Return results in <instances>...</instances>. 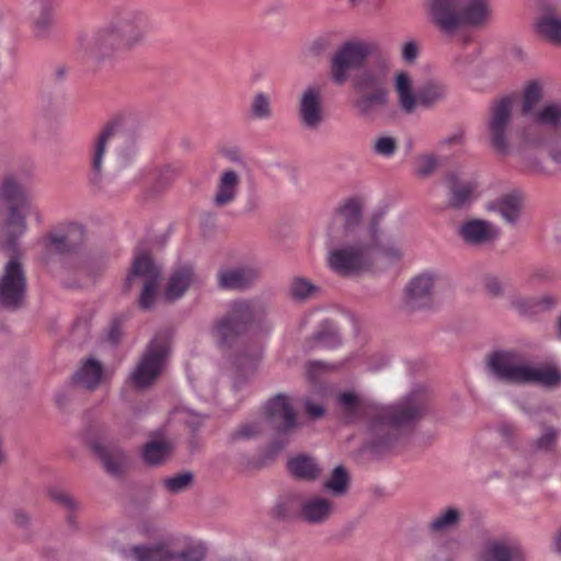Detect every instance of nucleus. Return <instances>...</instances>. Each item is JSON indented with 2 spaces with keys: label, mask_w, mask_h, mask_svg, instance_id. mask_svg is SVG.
<instances>
[{
  "label": "nucleus",
  "mask_w": 561,
  "mask_h": 561,
  "mask_svg": "<svg viewBox=\"0 0 561 561\" xmlns=\"http://www.w3.org/2000/svg\"><path fill=\"white\" fill-rule=\"evenodd\" d=\"M342 413L350 420L367 416L366 439L368 447L380 453L392 448L401 437L402 428L422 417L427 408L426 396L413 391L392 405H380L368 401L353 390L342 391L336 397Z\"/></svg>",
  "instance_id": "f257e3e1"
},
{
  "label": "nucleus",
  "mask_w": 561,
  "mask_h": 561,
  "mask_svg": "<svg viewBox=\"0 0 561 561\" xmlns=\"http://www.w3.org/2000/svg\"><path fill=\"white\" fill-rule=\"evenodd\" d=\"M363 202L350 198L341 205L328 228V266L340 276H355L374 266L375 231L362 224Z\"/></svg>",
  "instance_id": "f03ea898"
},
{
  "label": "nucleus",
  "mask_w": 561,
  "mask_h": 561,
  "mask_svg": "<svg viewBox=\"0 0 561 561\" xmlns=\"http://www.w3.org/2000/svg\"><path fill=\"white\" fill-rule=\"evenodd\" d=\"M495 0H430L426 14L440 32L454 34L462 26L483 27L494 18Z\"/></svg>",
  "instance_id": "7ed1b4c3"
},
{
  "label": "nucleus",
  "mask_w": 561,
  "mask_h": 561,
  "mask_svg": "<svg viewBox=\"0 0 561 561\" xmlns=\"http://www.w3.org/2000/svg\"><path fill=\"white\" fill-rule=\"evenodd\" d=\"M531 118L533 124L516 134L515 145L520 151L543 148L547 138L541 128L561 127V101L546 102L533 113Z\"/></svg>",
  "instance_id": "20e7f679"
},
{
  "label": "nucleus",
  "mask_w": 561,
  "mask_h": 561,
  "mask_svg": "<svg viewBox=\"0 0 561 561\" xmlns=\"http://www.w3.org/2000/svg\"><path fill=\"white\" fill-rule=\"evenodd\" d=\"M161 270L157 266L147 253H139L135 256L130 272L125 279L126 289L141 286L139 306L142 309H150L159 288Z\"/></svg>",
  "instance_id": "39448f33"
},
{
  "label": "nucleus",
  "mask_w": 561,
  "mask_h": 561,
  "mask_svg": "<svg viewBox=\"0 0 561 561\" xmlns=\"http://www.w3.org/2000/svg\"><path fill=\"white\" fill-rule=\"evenodd\" d=\"M169 352V337L154 336L130 374V381L138 388L150 386L162 373Z\"/></svg>",
  "instance_id": "423d86ee"
},
{
  "label": "nucleus",
  "mask_w": 561,
  "mask_h": 561,
  "mask_svg": "<svg viewBox=\"0 0 561 561\" xmlns=\"http://www.w3.org/2000/svg\"><path fill=\"white\" fill-rule=\"evenodd\" d=\"M447 279L435 271H424L412 277L404 288L405 304L411 309H430L435 305V297L445 287Z\"/></svg>",
  "instance_id": "0eeeda50"
},
{
  "label": "nucleus",
  "mask_w": 561,
  "mask_h": 561,
  "mask_svg": "<svg viewBox=\"0 0 561 561\" xmlns=\"http://www.w3.org/2000/svg\"><path fill=\"white\" fill-rule=\"evenodd\" d=\"M514 101L510 96L502 98L493 103L486 124L488 135L493 148L501 154L512 152L510 141Z\"/></svg>",
  "instance_id": "6e6552de"
},
{
  "label": "nucleus",
  "mask_w": 561,
  "mask_h": 561,
  "mask_svg": "<svg viewBox=\"0 0 561 561\" xmlns=\"http://www.w3.org/2000/svg\"><path fill=\"white\" fill-rule=\"evenodd\" d=\"M82 50L94 60H107L125 54L116 22L96 30L90 36L80 38Z\"/></svg>",
  "instance_id": "1a4fd4ad"
},
{
  "label": "nucleus",
  "mask_w": 561,
  "mask_h": 561,
  "mask_svg": "<svg viewBox=\"0 0 561 561\" xmlns=\"http://www.w3.org/2000/svg\"><path fill=\"white\" fill-rule=\"evenodd\" d=\"M26 275L22 263L13 257L9 260L0 274V308L15 310L25 299Z\"/></svg>",
  "instance_id": "9d476101"
},
{
  "label": "nucleus",
  "mask_w": 561,
  "mask_h": 561,
  "mask_svg": "<svg viewBox=\"0 0 561 561\" xmlns=\"http://www.w3.org/2000/svg\"><path fill=\"white\" fill-rule=\"evenodd\" d=\"M252 318V309L247 301H234L226 317L213 329V336L219 347L233 346L247 323Z\"/></svg>",
  "instance_id": "9b49d317"
},
{
  "label": "nucleus",
  "mask_w": 561,
  "mask_h": 561,
  "mask_svg": "<svg viewBox=\"0 0 561 561\" xmlns=\"http://www.w3.org/2000/svg\"><path fill=\"white\" fill-rule=\"evenodd\" d=\"M373 45L363 41L343 44L331 60V77L334 83L342 85L348 79L351 69L360 67L371 54Z\"/></svg>",
  "instance_id": "f8f14e48"
},
{
  "label": "nucleus",
  "mask_w": 561,
  "mask_h": 561,
  "mask_svg": "<svg viewBox=\"0 0 561 561\" xmlns=\"http://www.w3.org/2000/svg\"><path fill=\"white\" fill-rule=\"evenodd\" d=\"M297 117L302 127L318 129L324 122V92L319 84L305 87L298 95Z\"/></svg>",
  "instance_id": "ddd939ff"
},
{
  "label": "nucleus",
  "mask_w": 561,
  "mask_h": 561,
  "mask_svg": "<svg viewBox=\"0 0 561 561\" xmlns=\"http://www.w3.org/2000/svg\"><path fill=\"white\" fill-rule=\"evenodd\" d=\"M476 561H528V552L517 538L495 537L481 545Z\"/></svg>",
  "instance_id": "4468645a"
},
{
  "label": "nucleus",
  "mask_w": 561,
  "mask_h": 561,
  "mask_svg": "<svg viewBox=\"0 0 561 561\" xmlns=\"http://www.w3.org/2000/svg\"><path fill=\"white\" fill-rule=\"evenodd\" d=\"M528 360L516 351H497L490 355L488 366L499 379L524 383Z\"/></svg>",
  "instance_id": "2eb2a0df"
},
{
  "label": "nucleus",
  "mask_w": 561,
  "mask_h": 561,
  "mask_svg": "<svg viewBox=\"0 0 561 561\" xmlns=\"http://www.w3.org/2000/svg\"><path fill=\"white\" fill-rule=\"evenodd\" d=\"M368 229L375 231L376 240L373 247L374 263L377 256H380L389 263L398 262L402 259L403 249V237L402 233L396 230L391 226L380 228L376 221L367 225Z\"/></svg>",
  "instance_id": "dca6fc26"
},
{
  "label": "nucleus",
  "mask_w": 561,
  "mask_h": 561,
  "mask_svg": "<svg viewBox=\"0 0 561 561\" xmlns=\"http://www.w3.org/2000/svg\"><path fill=\"white\" fill-rule=\"evenodd\" d=\"M446 180L449 188V204L455 208L469 206L480 195V182L474 175L451 171Z\"/></svg>",
  "instance_id": "f3484780"
},
{
  "label": "nucleus",
  "mask_w": 561,
  "mask_h": 561,
  "mask_svg": "<svg viewBox=\"0 0 561 561\" xmlns=\"http://www.w3.org/2000/svg\"><path fill=\"white\" fill-rule=\"evenodd\" d=\"M116 24L125 53L142 45L150 30V20L142 12H129Z\"/></svg>",
  "instance_id": "a211bd4d"
},
{
  "label": "nucleus",
  "mask_w": 561,
  "mask_h": 561,
  "mask_svg": "<svg viewBox=\"0 0 561 561\" xmlns=\"http://www.w3.org/2000/svg\"><path fill=\"white\" fill-rule=\"evenodd\" d=\"M458 236L463 243L470 247H484L499 239L500 228L489 220L470 218L459 226Z\"/></svg>",
  "instance_id": "6ab92c4d"
},
{
  "label": "nucleus",
  "mask_w": 561,
  "mask_h": 561,
  "mask_svg": "<svg viewBox=\"0 0 561 561\" xmlns=\"http://www.w3.org/2000/svg\"><path fill=\"white\" fill-rule=\"evenodd\" d=\"M334 513V501L322 494H308L300 500L298 516L306 524H325Z\"/></svg>",
  "instance_id": "aec40b11"
},
{
  "label": "nucleus",
  "mask_w": 561,
  "mask_h": 561,
  "mask_svg": "<svg viewBox=\"0 0 561 561\" xmlns=\"http://www.w3.org/2000/svg\"><path fill=\"white\" fill-rule=\"evenodd\" d=\"M266 422L279 433H287L297 426L296 414L288 397L277 394L264 408Z\"/></svg>",
  "instance_id": "412c9836"
},
{
  "label": "nucleus",
  "mask_w": 561,
  "mask_h": 561,
  "mask_svg": "<svg viewBox=\"0 0 561 561\" xmlns=\"http://www.w3.org/2000/svg\"><path fill=\"white\" fill-rule=\"evenodd\" d=\"M523 207V196L516 191L502 194L484 204L486 211L500 216L511 227H516L520 222Z\"/></svg>",
  "instance_id": "4be33fe9"
},
{
  "label": "nucleus",
  "mask_w": 561,
  "mask_h": 561,
  "mask_svg": "<svg viewBox=\"0 0 561 561\" xmlns=\"http://www.w3.org/2000/svg\"><path fill=\"white\" fill-rule=\"evenodd\" d=\"M116 139L117 134L115 127L107 126L93 141L90 149V167L93 181L98 182L101 180L104 170L105 153Z\"/></svg>",
  "instance_id": "5701e85b"
},
{
  "label": "nucleus",
  "mask_w": 561,
  "mask_h": 561,
  "mask_svg": "<svg viewBox=\"0 0 561 561\" xmlns=\"http://www.w3.org/2000/svg\"><path fill=\"white\" fill-rule=\"evenodd\" d=\"M393 89L400 111L413 114L419 107V91L414 89L412 76L407 71H398L393 77Z\"/></svg>",
  "instance_id": "b1692460"
},
{
  "label": "nucleus",
  "mask_w": 561,
  "mask_h": 561,
  "mask_svg": "<svg viewBox=\"0 0 561 561\" xmlns=\"http://www.w3.org/2000/svg\"><path fill=\"white\" fill-rule=\"evenodd\" d=\"M83 237L80 225L68 224L51 231L45 239V245L49 250L65 252L75 249Z\"/></svg>",
  "instance_id": "393cba45"
},
{
  "label": "nucleus",
  "mask_w": 561,
  "mask_h": 561,
  "mask_svg": "<svg viewBox=\"0 0 561 561\" xmlns=\"http://www.w3.org/2000/svg\"><path fill=\"white\" fill-rule=\"evenodd\" d=\"M535 30L552 43H561V7L547 5L542 8L535 20Z\"/></svg>",
  "instance_id": "a878e982"
},
{
  "label": "nucleus",
  "mask_w": 561,
  "mask_h": 561,
  "mask_svg": "<svg viewBox=\"0 0 561 561\" xmlns=\"http://www.w3.org/2000/svg\"><path fill=\"white\" fill-rule=\"evenodd\" d=\"M260 277L255 266H238L222 270L218 274L219 286L226 289H244L254 284Z\"/></svg>",
  "instance_id": "bb28decb"
},
{
  "label": "nucleus",
  "mask_w": 561,
  "mask_h": 561,
  "mask_svg": "<svg viewBox=\"0 0 561 561\" xmlns=\"http://www.w3.org/2000/svg\"><path fill=\"white\" fill-rule=\"evenodd\" d=\"M388 103L389 92L387 88H376L371 92H363L355 101L354 107L360 117L375 118L381 110L387 107Z\"/></svg>",
  "instance_id": "cd10ccee"
},
{
  "label": "nucleus",
  "mask_w": 561,
  "mask_h": 561,
  "mask_svg": "<svg viewBox=\"0 0 561 561\" xmlns=\"http://www.w3.org/2000/svg\"><path fill=\"white\" fill-rule=\"evenodd\" d=\"M89 445L101 459L108 473L116 476L122 472L127 459L125 453L119 447L105 445L99 439L90 440Z\"/></svg>",
  "instance_id": "c85d7f7f"
},
{
  "label": "nucleus",
  "mask_w": 561,
  "mask_h": 561,
  "mask_svg": "<svg viewBox=\"0 0 561 561\" xmlns=\"http://www.w3.org/2000/svg\"><path fill=\"white\" fill-rule=\"evenodd\" d=\"M0 199L8 204H19L25 211L33 209L28 190L13 175L5 176L0 183Z\"/></svg>",
  "instance_id": "c756f323"
},
{
  "label": "nucleus",
  "mask_w": 561,
  "mask_h": 561,
  "mask_svg": "<svg viewBox=\"0 0 561 561\" xmlns=\"http://www.w3.org/2000/svg\"><path fill=\"white\" fill-rule=\"evenodd\" d=\"M240 175L232 169L225 170L217 183L214 204L217 207H225L233 203L238 196Z\"/></svg>",
  "instance_id": "7c9ffc66"
},
{
  "label": "nucleus",
  "mask_w": 561,
  "mask_h": 561,
  "mask_svg": "<svg viewBox=\"0 0 561 561\" xmlns=\"http://www.w3.org/2000/svg\"><path fill=\"white\" fill-rule=\"evenodd\" d=\"M196 282V275L190 265L176 268L170 276L164 289V298L174 301L181 298L185 291Z\"/></svg>",
  "instance_id": "2f4dec72"
},
{
  "label": "nucleus",
  "mask_w": 561,
  "mask_h": 561,
  "mask_svg": "<svg viewBox=\"0 0 561 561\" xmlns=\"http://www.w3.org/2000/svg\"><path fill=\"white\" fill-rule=\"evenodd\" d=\"M104 379V368L102 364L94 358L84 360L72 377L77 386L89 390H94Z\"/></svg>",
  "instance_id": "473e14b6"
},
{
  "label": "nucleus",
  "mask_w": 561,
  "mask_h": 561,
  "mask_svg": "<svg viewBox=\"0 0 561 561\" xmlns=\"http://www.w3.org/2000/svg\"><path fill=\"white\" fill-rule=\"evenodd\" d=\"M448 85L440 80H428L419 89V106L433 108L447 100Z\"/></svg>",
  "instance_id": "72a5a7b5"
},
{
  "label": "nucleus",
  "mask_w": 561,
  "mask_h": 561,
  "mask_svg": "<svg viewBox=\"0 0 561 561\" xmlns=\"http://www.w3.org/2000/svg\"><path fill=\"white\" fill-rule=\"evenodd\" d=\"M287 467L293 477L304 481H314L321 474V468L316 459L305 455L289 459Z\"/></svg>",
  "instance_id": "f704fd0d"
},
{
  "label": "nucleus",
  "mask_w": 561,
  "mask_h": 561,
  "mask_svg": "<svg viewBox=\"0 0 561 561\" xmlns=\"http://www.w3.org/2000/svg\"><path fill=\"white\" fill-rule=\"evenodd\" d=\"M524 383H539L543 387H556L561 383V371L556 366L528 365Z\"/></svg>",
  "instance_id": "c9c22d12"
},
{
  "label": "nucleus",
  "mask_w": 561,
  "mask_h": 561,
  "mask_svg": "<svg viewBox=\"0 0 561 561\" xmlns=\"http://www.w3.org/2000/svg\"><path fill=\"white\" fill-rule=\"evenodd\" d=\"M545 87L542 79H531L524 84L520 105L524 115H533L537 110L536 106L545 96Z\"/></svg>",
  "instance_id": "e433bc0d"
},
{
  "label": "nucleus",
  "mask_w": 561,
  "mask_h": 561,
  "mask_svg": "<svg viewBox=\"0 0 561 561\" xmlns=\"http://www.w3.org/2000/svg\"><path fill=\"white\" fill-rule=\"evenodd\" d=\"M461 519V512L456 507H447L437 513L427 524L431 535H442L455 529Z\"/></svg>",
  "instance_id": "4c0bfd02"
},
{
  "label": "nucleus",
  "mask_w": 561,
  "mask_h": 561,
  "mask_svg": "<svg viewBox=\"0 0 561 561\" xmlns=\"http://www.w3.org/2000/svg\"><path fill=\"white\" fill-rule=\"evenodd\" d=\"M172 450V446L165 440H152L147 443L141 451L142 460L149 466H157L164 462Z\"/></svg>",
  "instance_id": "58836bf2"
},
{
  "label": "nucleus",
  "mask_w": 561,
  "mask_h": 561,
  "mask_svg": "<svg viewBox=\"0 0 561 561\" xmlns=\"http://www.w3.org/2000/svg\"><path fill=\"white\" fill-rule=\"evenodd\" d=\"M350 485V478L342 466L333 469L331 476L323 482V489L332 496L346 494Z\"/></svg>",
  "instance_id": "ea45409f"
},
{
  "label": "nucleus",
  "mask_w": 561,
  "mask_h": 561,
  "mask_svg": "<svg viewBox=\"0 0 561 561\" xmlns=\"http://www.w3.org/2000/svg\"><path fill=\"white\" fill-rule=\"evenodd\" d=\"M54 21V9L50 3L38 2L33 10V24L37 36L47 33Z\"/></svg>",
  "instance_id": "a19ab883"
},
{
  "label": "nucleus",
  "mask_w": 561,
  "mask_h": 561,
  "mask_svg": "<svg viewBox=\"0 0 561 561\" xmlns=\"http://www.w3.org/2000/svg\"><path fill=\"white\" fill-rule=\"evenodd\" d=\"M133 556L136 561H169L171 560V550L164 545L153 547H135Z\"/></svg>",
  "instance_id": "79ce46f5"
},
{
  "label": "nucleus",
  "mask_w": 561,
  "mask_h": 561,
  "mask_svg": "<svg viewBox=\"0 0 561 561\" xmlns=\"http://www.w3.org/2000/svg\"><path fill=\"white\" fill-rule=\"evenodd\" d=\"M460 552V543L454 538H449L437 543L432 552V561H455Z\"/></svg>",
  "instance_id": "37998d69"
},
{
  "label": "nucleus",
  "mask_w": 561,
  "mask_h": 561,
  "mask_svg": "<svg viewBox=\"0 0 561 561\" xmlns=\"http://www.w3.org/2000/svg\"><path fill=\"white\" fill-rule=\"evenodd\" d=\"M262 357V347H245L238 346L237 353L233 358V365L237 368L243 369L247 367H254Z\"/></svg>",
  "instance_id": "c03bdc74"
},
{
  "label": "nucleus",
  "mask_w": 561,
  "mask_h": 561,
  "mask_svg": "<svg viewBox=\"0 0 561 561\" xmlns=\"http://www.w3.org/2000/svg\"><path fill=\"white\" fill-rule=\"evenodd\" d=\"M320 288L304 277H296L290 285V294L297 300H307L318 295Z\"/></svg>",
  "instance_id": "a18cd8bd"
},
{
  "label": "nucleus",
  "mask_w": 561,
  "mask_h": 561,
  "mask_svg": "<svg viewBox=\"0 0 561 561\" xmlns=\"http://www.w3.org/2000/svg\"><path fill=\"white\" fill-rule=\"evenodd\" d=\"M27 214H32V209L25 211L19 204H8L7 226L16 230L19 234H22L26 229Z\"/></svg>",
  "instance_id": "49530a36"
},
{
  "label": "nucleus",
  "mask_w": 561,
  "mask_h": 561,
  "mask_svg": "<svg viewBox=\"0 0 561 561\" xmlns=\"http://www.w3.org/2000/svg\"><path fill=\"white\" fill-rule=\"evenodd\" d=\"M510 307L522 317L537 316L536 297L515 295L510 299Z\"/></svg>",
  "instance_id": "de8ad7c7"
},
{
  "label": "nucleus",
  "mask_w": 561,
  "mask_h": 561,
  "mask_svg": "<svg viewBox=\"0 0 561 561\" xmlns=\"http://www.w3.org/2000/svg\"><path fill=\"white\" fill-rule=\"evenodd\" d=\"M381 83V75L373 70H364L356 76L354 87L358 92H365L367 90H376V88H383Z\"/></svg>",
  "instance_id": "09e8293b"
},
{
  "label": "nucleus",
  "mask_w": 561,
  "mask_h": 561,
  "mask_svg": "<svg viewBox=\"0 0 561 561\" xmlns=\"http://www.w3.org/2000/svg\"><path fill=\"white\" fill-rule=\"evenodd\" d=\"M193 482L191 472H181L163 480V486L170 493L176 494L187 490Z\"/></svg>",
  "instance_id": "8fccbe9b"
},
{
  "label": "nucleus",
  "mask_w": 561,
  "mask_h": 561,
  "mask_svg": "<svg viewBox=\"0 0 561 561\" xmlns=\"http://www.w3.org/2000/svg\"><path fill=\"white\" fill-rule=\"evenodd\" d=\"M398 149V140L392 136H379L374 140L373 150L377 156L391 158Z\"/></svg>",
  "instance_id": "3c124183"
},
{
  "label": "nucleus",
  "mask_w": 561,
  "mask_h": 561,
  "mask_svg": "<svg viewBox=\"0 0 561 561\" xmlns=\"http://www.w3.org/2000/svg\"><path fill=\"white\" fill-rule=\"evenodd\" d=\"M205 546L203 543H195L180 553H173L171 551V560L169 561H202L205 558Z\"/></svg>",
  "instance_id": "603ef678"
},
{
  "label": "nucleus",
  "mask_w": 561,
  "mask_h": 561,
  "mask_svg": "<svg viewBox=\"0 0 561 561\" xmlns=\"http://www.w3.org/2000/svg\"><path fill=\"white\" fill-rule=\"evenodd\" d=\"M251 112L256 118H268L272 114L270 98L262 92L256 93L251 104Z\"/></svg>",
  "instance_id": "864d4df0"
},
{
  "label": "nucleus",
  "mask_w": 561,
  "mask_h": 561,
  "mask_svg": "<svg viewBox=\"0 0 561 561\" xmlns=\"http://www.w3.org/2000/svg\"><path fill=\"white\" fill-rule=\"evenodd\" d=\"M261 431H262V425L260 422H257V421L249 422V423L241 425L238 430H236L232 433L231 438L233 440L250 439V438L255 437L257 434H260Z\"/></svg>",
  "instance_id": "5fc2aeb1"
},
{
  "label": "nucleus",
  "mask_w": 561,
  "mask_h": 561,
  "mask_svg": "<svg viewBox=\"0 0 561 561\" xmlns=\"http://www.w3.org/2000/svg\"><path fill=\"white\" fill-rule=\"evenodd\" d=\"M49 497L55 501L56 503L62 505L69 511H75L78 508L77 501L67 492L57 489L51 488L48 490Z\"/></svg>",
  "instance_id": "6e6d98bb"
},
{
  "label": "nucleus",
  "mask_w": 561,
  "mask_h": 561,
  "mask_svg": "<svg viewBox=\"0 0 561 561\" xmlns=\"http://www.w3.org/2000/svg\"><path fill=\"white\" fill-rule=\"evenodd\" d=\"M187 378L188 380L191 381V383L193 385L194 389L204 398V399H209L211 397H214L215 394V390L213 387H208L206 388L205 387V382H204V379L201 378L198 375H196L193 369H192V365H188L187 366Z\"/></svg>",
  "instance_id": "4d7b16f0"
},
{
  "label": "nucleus",
  "mask_w": 561,
  "mask_h": 561,
  "mask_svg": "<svg viewBox=\"0 0 561 561\" xmlns=\"http://www.w3.org/2000/svg\"><path fill=\"white\" fill-rule=\"evenodd\" d=\"M328 331H320L317 334L318 343L323 347H335L340 343V334L331 324H327Z\"/></svg>",
  "instance_id": "13d9d810"
},
{
  "label": "nucleus",
  "mask_w": 561,
  "mask_h": 561,
  "mask_svg": "<svg viewBox=\"0 0 561 561\" xmlns=\"http://www.w3.org/2000/svg\"><path fill=\"white\" fill-rule=\"evenodd\" d=\"M174 416L179 421L184 422L185 424H187L188 426H191L193 428L198 427L205 419L203 415L197 414L187 408H182L180 410H176L174 413Z\"/></svg>",
  "instance_id": "bf43d9fd"
},
{
  "label": "nucleus",
  "mask_w": 561,
  "mask_h": 561,
  "mask_svg": "<svg viewBox=\"0 0 561 561\" xmlns=\"http://www.w3.org/2000/svg\"><path fill=\"white\" fill-rule=\"evenodd\" d=\"M466 140V133L462 128H457L453 130L450 134L445 136L439 140V146L442 148H455L462 146Z\"/></svg>",
  "instance_id": "052dcab7"
},
{
  "label": "nucleus",
  "mask_w": 561,
  "mask_h": 561,
  "mask_svg": "<svg viewBox=\"0 0 561 561\" xmlns=\"http://www.w3.org/2000/svg\"><path fill=\"white\" fill-rule=\"evenodd\" d=\"M437 165L436 157L423 156L417 161L416 173L421 176H427L436 170Z\"/></svg>",
  "instance_id": "680f3d73"
},
{
  "label": "nucleus",
  "mask_w": 561,
  "mask_h": 561,
  "mask_svg": "<svg viewBox=\"0 0 561 561\" xmlns=\"http://www.w3.org/2000/svg\"><path fill=\"white\" fill-rule=\"evenodd\" d=\"M559 304V298L553 294H545L536 297L537 314L554 309Z\"/></svg>",
  "instance_id": "e2e57ef3"
},
{
  "label": "nucleus",
  "mask_w": 561,
  "mask_h": 561,
  "mask_svg": "<svg viewBox=\"0 0 561 561\" xmlns=\"http://www.w3.org/2000/svg\"><path fill=\"white\" fill-rule=\"evenodd\" d=\"M557 433L552 428H547L542 435L536 440L535 447L538 450H549L554 446Z\"/></svg>",
  "instance_id": "0e129e2a"
},
{
  "label": "nucleus",
  "mask_w": 561,
  "mask_h": 561,
  "mask_svg": "<svg viewBox=\"0 0 561 561\" xmlns=\"http://www.w3.org/2000/svg\"><path fill=\"white\" fill-rule=\"evenodd\" d=\"M419 45L415 41L405 42L401 48V57L405 62L412 64L419 56Z\"/></svg>",
  "instance_id": "69168bd1"
},
{
  "label": "nucleus",
  "mask_w": 561,
  "mask_h": 561,
  "mask_svg": "<svg viewBox=\"0 0 561 561\" xmlns=\"http://www.w3.org/2000/svg\"><path fill=\"white\" fill-rule=\"evenodd\" d=\"M547 148V153L551 161L561 168V142L553 141L543 146Z\"/></svg>",
  "instance_id": "338daca9"
},
{
  "label": "nucleus",
  "mask_w": 561,
  "mask_h": 561,
  "mask_svg": "<svg viewBox=\"0 0 561 561\" xmlns=\"http://www.w3.org/2000/svg\"><path fill=\"white\" fill-rule=\"evenodd\" d=\"M484 286L489 294L493 296H500L503 293V284L495 276H488L484 280Z\"/></svg>",
  "instance_id": "774afa93"
}]
</instances>
